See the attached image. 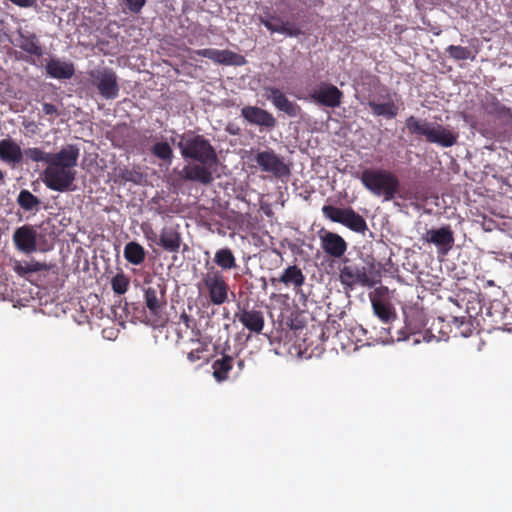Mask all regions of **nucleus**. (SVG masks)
<instances>
[{
	"instance_id": "obj_1",
	"label": "nucleus",
	"mask_w": 512,
	"mask_h": 512,
	"mask_svg": "<svg viewBox=\"0 0 512 512\" xmlns=\"http://www.w3.org/2000/svg\"><path fill=\"white\" fill-rule=\"evenodd\" d=\"M178 148L185 159H192L198 164L186 165L181 171L184 180L209 185L213 182V168L218 158L214 147L203 135H182Z\"/></svg>"
},
{
	"instance_id": "obj_2",
	"label": "nucleus",
	"mask_w": 512,
	"mask_h": 512,
	"mask_svg": "<svg viewBox=\"0 0 512 512\" xmlns=\"http://www.w3.org/2000/svg\"><path fill=\"white\" fill-rule=\"evenodd\" d=\"M362 185L374 196L383 197L385 201L393 200L400 188L398 177L382 168H366L358 176Z\"/></svg>"
},
{
	"instance_id": "obj_3",
	"label": "nucleus",
	"mask_w": 512,
	"mask_h": 512,
	"mask_svg": "<svg viewBox=\"0 0 512 512\" xmlns=\"http://www.w3.org/2000/svg\"><path fill=\"white\" fill-rule=\"evenodd\" d=\"M405 127L409 134L423 136L427 142L445 148L457 143L458 134L438 123H431L415 116H409L405 121Z\"/></svg>"
},
{
	"instance_id": "obj_4",
	"label": "nucleus",
	"mask_w": 512,
	"mask_h": 512,
	"mask_svg": "<svg viewBox=\"0 0 512 512\" xmlns=\"http://www.w3.org/2000/svg\"><path fill=\"white\" fill-rule=\"evenodd\" d=\"M206 273L202 276V283L208 292L209 300L213 305L220 306L228 301L229 285L215 266L205 264Z\"/></svg>"
},
{
	"instance_id": "obj_5",
	"label": "nucleus",
	"mask_w": 512,
	"mask_h": 512,
	"mask_svg": "<svg viewBox=\"0 0 512 512\" xmlns=\"http://www.w3.org/2000/svg\"><path fill=\"white\" fill-rule=\"evenodd\" d=\"M91 86L97 89L98 93L106 100L118 97L120 87L118 77L111 68H99L88 73Z\"/></svg>"
},
{
	"instance_id": "obj_6",
	"label": "nucleus",
	"mask_w": 512,
	"mask_h": 512,
	"mask_svg": "<svg viewBox=\"0 0 512 512\" xmlns=\"http://www.w3.org/2000/svg\"><path fill=\"white\" fill-rule=\"evenodd\" d=\"M43 182L47 188L57 192L72 191L76 171L65 167L48 164L43 171Z\"/></svg>"
},
{
	"instance_id": "obj_7",
	"label": "nucleus",
	"mask_w": 512,
	"mask_h": 512,
	"mask_svg": "<svg viewBox=\"0 0 512 512\" xmlns=\"http://www.w3.org/2000/svg\"><path fill=\"white\" fill-rule=\"evenodd\" d=\"M145 305L150 314L163 321L162 311L167 304L166 287L162 283H150L144 290Z\"/></svg>"
},
{
	"instance_id": "obj_8",
	"label": "nucleus",
	"mask_w": 512,
	"mask_h": 512,
	"mask_svg": "<svg viewBox=\"0 0 512 512\" xmlns=\"http://www.w3.org/2000/svg\"><path fill=\"white\" fill-rule=\"evenodd\" d=\"M255 161L263 172L270 173L275 177H284L290 174L289 167L273 150L258 152Z\"/></svg>"
},
{
	"instance_id": "obj_9",
	"label": "nucleus",
	"mask_w": 512,
	"mask_h": 512,
	"mask_svg": "<svg viewBox=\"0 0 512 512\" xmlns=\"http://www.w3.org/2000/svg\"><path fill=\"white\" fill-rule=\"evenodd\" d=\"M340 282L343 286L354 288L359 285L362 287H373L376 282L369 277L365 266L345 265L340 269Z\"/></svg>"
},
{
	"instance_id": "obj_10",
	"label": "nucleus",
	"mask_w": 512,
	"mask_h": 512,
	"mask_svg": "<svg viewBox=\"0 0 512 512\" xmlns=\"http://www.w3.org/2000/svg\"><path fill=\"white\" fill-rule=\"evenodd\" d=\"M343 92L333 84L320 83L318 88L311 91L309 98L316 104L336 108L342 102Z\"/></svg>"
},
{
	"instance_id": "obj_11",
	"label": "nucleus",
	"mask_w": 512,
	"mask_h": 512,
	"mask_svg": "<svg viewBox=\"0 0 512 512\" xmlns=\"http://www.w3.org/2000/svg\"><path fill=\"white\" fill-rule=\"evenodd\" d=\"M241 116L251 125L260 127L261 130L271 131L277 126V120L269 111L257 106H244Z\"/></svg>"
},
{
	"instance_id": "obj_12",
	"label": "nucleus",
	"mask_w": 512,
	"mask_h": 512,
	"mask_svg": "<svg viewBox=\"0 0 512 512\" xmlns=\"http://www.w3.org/2000/svg\"><path fill=\"white\" fill-rule=\"evenodd\" d=\"M305 279V275L298 265H289L277 277H271L270 283L273 286L282 284L285 288H291L298 293L305 284Z\"/></svg>"
},
{
	"instance_id": "obj_13",
	"label": "nucleus",
	"mask_w": 512,
	"mask_h": 512,
	"mask_svg": "<svg viewBox=\"0 0 512 512\" xmlns=\"http://www.w3.org/2000/svg\"><path fill=\"white\" fill-rule=\"evenodd\" d=\"M194 53L212 60L213 62L221 65H234L242 66L246 63L244 56L233 52L231 50H219L214 48H205L195 50Z\"/></svg>"
},
{
	"instance_id": "obj_14",
	"label": "nucleus",
	"mask_w": 512,
	"mask_h": 512,
	"mask_svg": "<svg viewBox=\"0 0 512 512\" xmlns=\"http://www.w3.org/2000/svg\"><path fill=\"white\" fill-rule=\"evenodd\" d=\"M322 250L333 258H341L347 251V242L337 233L322 229L319 231Z\"/></svg>"
},
{
	"instance_id": "obj_15",
	"label": "nucleus",
	"mask_w": 512,
	"mask_h": 512,
	"mask_svg": "<svg viewBox=\"0 0 512 512\" xmlns=\"http://www.w3.org/2000/svg\"><path fill=\"white\" fill-rule=\"evenodd\" d=\"M38 233L34 226L23 225L13 233V242L17 250L30 254L38 250Z\"/></svg>"
},
{
	"instance_id": "obj_16",
	"label": "nucleus",
	"mask_w": 512,
	"mask_h": 512,
	"mask_svg": "<svg viewBox=\"0 0 512 512\" xmlns=\"http://www.w3.org/2000/svg\"><path fill=\"white\" fill-rule=\"evenodd\" d=\"M265 97L271 101L276 109L284 112L289 117H297L301 113V107L290 101L286 95L276 87H265Z\"/></svg>"
},
{
	"instance_id": "obj_17",
	"label": "nucleus",
	"mask_w": 512,
	"mask_h": 512,
	"mask_svg": "<svg viewBox=\"0 0 512 512\" xmlns=\"http://www.w3.org/2000/svg\"><path fill=\"white\" fill-rule=\"evenodd\" d=\"M234 317L251 333L261 334L264 329L265 319L261 310L243 307Z\"/></svg>"
},
{
	"instance_id": "obj_18",
	"label": "nucleus",
	"mask_w": 512,
	"mask_h": 512,
	"mask_svg": "<svg viewBox=\"0 0 512 512\" xmlns=\"http://www.w3.org/2000/svg\"><path fill=\"white\" fill-rule=\"evenodd\" d=\"M423 240L435 244L443 253L448 252L454 244V235L450 226L439 229H430L426 232Z\"/></svg>"
},
{
	"instance_id": "obj_19",
	"label": "nucleus",
	"mask_w": 512,
	"mask_h": 512,
	"mask_svg": "<svg viewBox=\"0 0 512 512\" xmlns=\"http://www.w3.org/2000/svg\"><path fill=\"white\" fill-rule=\"evenodd\" d=\"M80 149L77 145L69 144L63 147L57 153H50V163L54 166L65 167L67 169H74L77 166Z\"/></svg>"
},
{
	"instance_id": "obj_20",
	"label": "nucleus",
	"mask_w": 512,
	"mask_h": 512,
	"mask_svg": "<svg viewBox=\"0 0 512 512\" xmlns=\"http://www.w3.org/2000/svg\"><path fill=\"white\" fill-rule=\"evenodd\" d=\"M0 160L11 167L22 163L23 152L20 145L11 138L0 140Z\"/></svg>"
},
{
	"instance_id": "obj_21",
	"label": "nucleus",
	"mask_w": 512,
	"mask_h": 512,
	"mask_svg": "<svg viewBox=\"0 0 512 512\" xmlns=\"http://www.w3.org/2000/svg\"><path fill=\"white\" fill-rule=\"evenodd\" d=\"M17 34L19 36L17 46L21 50L38 58L43 55L42 45L34 32L19 28Z\"/></svg>"
},
{
	"instance_id": "obj_22",
	"label": "nucleus",
	"mask_w": 512,
	"mask_h": 512,
	"mask_svg": "<svg viewBox=\"0 0 512 512\" xmlns=\"http://www.w3.org/2000/svg\"><path fill=\"white\" fill-rule=\"evenodd\" d=\"M423 318L420 314L416 313L406 317L405 326L396 331V337L391 335V338L397 341L407 340L411 335H417L421 333L424 328Z\"/></svg>"
},
{
	"instance_id": "obj_23",
	"label": "nucleus",
	"mask_w": 512,
	"mask_h": 512,
	"mask_svg": "<svg viewBox=\"0 0 512 512\" xmlns=\"http://www.w3.org/2000/svg\"><path fill=\"white\" fill-rule=\"evenodd\" d=\"M181 242V234L175 228L164 227L160 231L157 244L167 252L177 253Z\"/></svg>"
},
{
	"instance_id": "obj_24",
	"label": "nucleus",
	"mask_w": 512,
	"mask_h": 512,
	"mask_svg": "<svg viewBox=\"0 0 512 512\" xmlns=\"http://www.w3.org/2000/svg\"><path fill=\"white\" fill-rule=\"evenodd\" d=\"M46 71L55 79H70L75 73L74 65L71 62L58 59H51L46 65Z\"/></svg>"
},
{
	"instance_id": "obj_25",
	"label": "nucleus",
	"mask_w": 512,
	"mask_h": 512,
	"mask_svg": "<svg viewBox=\"0 0 512 512\" xmlns=\"http://www.w3.org/2000/svg\"><path fill=\"white\" fill-rule=\"evenodd\" d=\"M371 305L374 314L384 323H389L396 318L393 306L376 295L370 294Z\"/></svg>"
},
{
	"instance_id": "obj_26",
	"label": "nucleus",
	"mask_w": 512,
	"mask_h": 512,
	"mask_svg": "<svg viewBox=\"0 0 512 512\" xmlns=\"http://www.w3.org/2000/svg\"><path fill=\"white\" fill-rule=\"evenodd\" d=\"M214 264L220 268L219 271H230L238 267L236 257L229 247H223L215 252Z\"/></svg>"
},
{
	"instance_id": "obj_27",
	"label": "nucleus",
	"mask_w": 512,
	"mask_h": 512,
	"mask_svg": "<svg viewBox=\"0 0 512 512\" xmlns=\"http://www.w3.org/2000/svg\"><path fill=\"white\" fill-rule=\"evenodd\" d=\"M384 103H377L376 101H369L368 106L375 116H384L388 119L395 118L398 114V107L391 99L390 93H387Z\"/></svg>"
},
{
	"instance_id": "obj_28",
	"label": "nucleus",
	"mask_w": 512,
	"mask_h": 512,
	"mask_svg": "<svg viewBox=\"0 0 512 512\" xmlns=\"http://www.w3.org/2000/svg\"><path fill=\"white\" fill-rule=\"evenodd\" d=\"M234 363V358L230 355H223L220 359L214 361L212 365L213 376L218 382L228 379V374L231 371Z\"/></svg>"
},
{
	"instance_id": "obj_29",
	"label": "nucleus",
	"mask_w": 512,
	"mask_h": 512,
	"mask_svg": "<svg viewBox=\"0 0 512 512\" xmlns=\"http://www.w3.org/2000/svg\"><path fill=\"white\" fill-rule=\"evenodd\" d=\"M18 206L26 212H38L41 200L27 189H22L16 199Z\"/></svg>"
},
{
	"instance_id": "obj_30",
	"label": "nucleus",
	"mask_w": 512,
	"mask_h": 512,
	"mask_svg": "<svg viewBox=\"0 0 512 512\" xmlns=\"http://www.w3.org/2000/svg\"><path fill=\"white\" fill-rule=\"evenodd\" d=\"M342 225L357 233H364L367 230L365 219L351 207H347Z\"/></svg>"
},
{
	"instance_id": "obj_31",
	"label": "nucleus",
	"mask_w": 512,
	"mask_h": 512,
	"mask_svg": "<svg viewBox=\"0 0 512 512\" xmlns=\"http://www.w3.org/2000/svg\"><path fill=\"white\" fill-rule=\"evenodd\" d=\"M145 256L144 248L137 242H129L124 247V257L133 265H140L145 260Z\"/></svg>"
},
{
	"instance_id": "obj_32",
	"label": "nucleus",
	"mask_w": 512,
	"mask_h": 512,
	"mask_svg": "<svg viewBox=\"0 0 512 512\" xmlns=\"http://www.w3.org/2000/svg\"><path fill=\"white\" fill-rule=\"evenodd\" d=\"M151 153L157 159L161 160L167 166L172 164V160L174 158L173 149L170 144L166 141L156 142L151 147Z\"/></svg>"
},
{
	"instance_id": "obj_33",
	"label": "nucleus",
	"mask_w": 512,
	"mask_h": 512,
	"mask_svg": "<svg viewBox=\"0 0 512 512\" xmlns=\"http://www.w3.org/2000/svg\"><path fill=\"white\" fill-rule=\"evenodd\" d=\"M446 53L448 56L456 61L461 60H475L476 54L472 52L468 47L460 46V45H449L446 48Z\"/></svg>"
},
{
	"instance_id": "obj_34",
	"label": "nucleus",
	"mask_w": 512,
	"mask_h": 512,
	"mask_svg": "<svg viewBox=\"0 0 512 512\" xmlns=\"http://www.w3.org/2000/svg\"><path fill=\"white\" fill-rule=\"evenodd\" d=\"M23 152V157L25 156L27 160L32 162H44L47 165L50 163V153L45 152L41 148L31 147L25 149Z\"/></svg>"
},
{
	"instance_id": "obj_35",
	"label": "nucleus",
	"mask_w": 512,
	"mask_h": 512,
	"mask_svg": "<svg viewBox=\"0 0 512 512\" xmlns=\"http://www.w3.org/2000/svg\"><path fill=\"white\" fill-rule=\"evenodd\" d=\"M130 279L123 272L117 273L111 280V287L118 295L125 294L129 288Z\"/></svg>"
},
{
	"instance_id": "obj_36",
	"label": "nucleus",
	"mask_w": 512,
	"mask_h": 512,
	"mask_svg": "<svg viewBox=\"0 0 512 512\" xmlns=\"http://www.w3.org/2000/svg\"><path fill=\"white\" fill-rule=\"evenodd\" d=\"M347 208H339L333 205H324L322 207L323 215L332 222L342 224Z\"/></svg>"
},
{
	"instance_id": "obj_37",
	"label": "nucleus",
	"mask_w": 512,
	"mask_h": 512,
	"mask_svg": "<svg viewBox=\"0 0 512 512\" xmlns=\"http://www.w3.org/2000/svg\"><path fill=\"white\" fill-rule=\"evenodd\" d=\"M259 22L264 25L271 33L277 32L274 28H279L283 25V19L276 15L268 13L266 16H259Z\"/></svg>"
},
{
	"instance_id": "obj_38",
	"label": "nucleus",
	"mask_w": 512,
	"mask_h": 512,
	"mask_svg": "<svg viewBox=\"0 0 512 512\" xmlns=\"http://www.w3.org/2000/svg\"><path fill=\"white\" fill-rule=\"evenodd\" d=\"M196 347L187 353V359L190 363H195L201 359V354L207 350V344L200 339H191Z\"/></svg>"
},
{
	"instance_id": "obj_39",
	"label": "nucleus",
	"mask_w": 512,
	"mask_h": 512,
	"mask_svg": "<svg viewBox=\"0 0 512 512\" xmlns=\"http://www.w3.org/2000/svg\"><path fill=\"white\" fill-rule=\"evenodd\" d=\"M46 269H47L46 264L38 262V261H32V262L25 263L24 265L17 266L16 271L20 275H25V274L33 273V272H40V271H43Z\"/></svg>"
},
{
	"instance_id": "obj_40",
	"label": "nucleus",
	"mask_w": 512,
	"mask_h": 512,
	"mask_svg": "<svg viewBox=\"0 0 512 512\" xmlns=\"http://www.w3.org/2000/svg\"><path fill=\"white\" fill-rule=\"evenodd\" d=\"M273 30H277V33H281L289 37H298L302 34L301 29L295 23L284 20L282 26L274 28Z\"/></svg>"
},
{
	"instance_id": "obj_41",
	"label": "nucleus",
	"mask_w": 512,
	"mask_h": 512,
	"mask_svg": "<svg viewBox=\"0 0 512 512\" xmlns=\"http://www.w3.org/2000/svg\"><path fill=\"white\" fill-rule=\"evenodd\" d=\"M120 177L126 182L140 184L143 179V174L135 169H124L121 171Z\"/></svg>"
},
{
	"instance_id": "obj_42",
	"label": "nucleus",
	"mask_w": 512,
	"mask_h": 512,
	"mask_svg": "<svg viewBox=\"0 0 512 512\" xmlns=\"http://www.w3.org/2000/svg\"><path fill=\"white\" fill-rule=\"evenodd\" d=\"M127 8L132 13H139L146 3V0H124Z\"/></svg>"
},
{
	"instance_id": "obj_43",
	"label": "nucleus",
	"mask_w": 512,
	"mask_h": 512,
	"mask_svg": "<svg viewBox=\"0 0 512 512\" xmlns=\"http://www.w3.org/2000/svg\"><path fill=\"white\" fill-rule=\"evenodd\" d=\"M492 109L488 110L490 113H497L505 115L510 113V109L502 105L495 97H493Z\"/></svg>"
},
{
	"instance_id": "obj_44",
	"label": "nucleus",
	"mask_w": 512,
	"mask_h": 512,
	"mask_svg": "<svg viewBox=\"0 0 512 512\" xmlns=\"http://www.w3.org/2000/svg\"><path fill=\"white\" fill-rule=\"evenodd\" d=\"M42 110L46 115H50L53 117H56L59 115L57 107L51 103H44L42 106Z\"/></svg>"
},
{
	"instance_id": "obj_45",
	"label": "nucleus",
	"mask_w": 512,
	"mask_h": 512,
	"mask_svg": "<svg viewBox=\"0 0 512 512\" xmlns=\"http://www.w3.org/2000/svg\"><path fill=\"white\" fill-rule=\"evenodd\" d=\"M143 231L148 240L155 241L157 243L159 236L152 230V228H149L148 230L143 229Z\"/></svg>"
},
{
	"instance_id": "obj_46",
	"label": "nucleus",
	"mask_w": 512,
	"mask_h": 512,
	"mask_svg": "<svg viewBox=\"0 0 512 512\" xmlns=\"http://www.w3.org/2000/svg\"><path fill=\"white\" fill-rule=\"evenodd\" d=\"M237 365H238L239 370L242 371L244 369V367H245L244 360H242V359L238 360L237 361Z\"/></svg>"
},
{
	"instance_id": "obj_47",
	"label": "nucleus",
	"mask_w": 512,
	"mask_h": 512,
	"mask_svg": "<svg viewBox=\"0 0 512 512\" xmlns=\"http://www.w3.org/2000/svg\"><path fill=\"white\" fill-rule=\"evenodd\" d=\"M181 318L184 320V322L186 323V326L188 327V326H189V324H188V323H189V321H190L189 316H188L187 314L183 313V314L181 315Z\"/></svg>"
},
{
	"instance_id": "obj_48",
	"label": "nucleus",
	"mask_w": 512,
	"mask_h": 512,
	"mask_svg": "<svg viewBox=\"0 0 512 512\" xmlns=\"http://www.w3.org/2000/svg\"><path fill=\"white\" fill-rule=\"evenodd\" d=\"M5 175L2 170H0V185L4 183Z\"/></svg>"
},
{
	"instance_id": "obj_49",
	"label": "nucleus",
	"mask_w": 512,
	"mask_h": 512,
	"mask_svg": "<svg viewBox=\"0 0 512 512\" xmlns=\"http://www.w3.org/2000/svg\"><path fill=\"white\" fill-rule=\"evenodd\" d=\"M314 6L322 3V0H310Z\"/></svg>"
},
{
	"instance_id": "obj_50",
	"label": "nucleus",
	"mask_w": 512,
	"mask_h": 512,
	"mask_svg": "<svg viewBox=\"0 0 512 512\" xmlns=\"http://www.w3.org/2000/svg\"><path fill=\"white\" fill-rule=\"evenodd\" d=\"M414 342H415V343H419V342H420V340H419L418 338H415V339H414Z\"/></svg>"
}]
</instances>
